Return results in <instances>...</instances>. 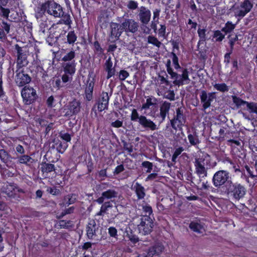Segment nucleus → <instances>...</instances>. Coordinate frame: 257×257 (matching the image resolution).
Wrapping results in <instances>:
<instances>
[{
    "mask_svg": "<svg viewBox=\"0 0 257 257\" xmlns=\"http://www.w3.org/2000/svg\"><path fill=\"white\" fill-rule=\"evenodd\" d=\"M112 206L110 202H106L104 203L101 207V211H103L104 213L106 211L108 208Z\"/></svg>",
    "mask_w": 257,
    "mask_h": 257,
    "instance_id": "59",
    "label": "nucleus"
},
{
    "mask_svg": "<svg viewBox=\"0 0 257 257\" xmlns=\"http://www.w3.org/2000/svg\"><path fill=\"white\" fill-rule=\"evenodd\" d=\"M170 103L167 101L164 102L161 104L160 109V114L163 120L165 119L167 114L168 113L170 108Z\"/></svg>",
    "mask_w": 257,
    "mask_h": 257,
    "instance_id": "23",
    "label": "nucleus"
},
{
    "mask_svg": "<svg viewBox=\"0 0 257 257\" xmlns=\"http://www.w3.org/2000/svg\"><path fill=\"white\" fill-rule=\"evenodd\" d=\"M109 101V97L107 92H102L101 94L100 98L98 103V109L100 111H102L107 108L108 103Z\"/></svg>",
    "mask_w": 257,
    "mask_h": 257,
    "instance_id": "19",
    "label": "nucleus"
},
{
    "mask_svg": "<svg viewBox=\"0 0 257 257\" xmlns=\"http://www.w3.org/2000/svg\"><path fill=\"white\" fill-rule=\"evenodd\" d=\"M153 227V222L151 217L144 216L141 218V222L138 225L139 232L142 235L150 233Z\"/></svg>",
    "mask_w": 257,
    "mask_h": 257,
    "instance_id": "6",
    "label": "nucleus"
},
{
    "mask_svg": "<svg viewBox=\"0 0 257 257\" xmlns=\"http://www.w3.org/2000/svg\"><path fill=\"white\" fill-rule=\"evenodd\" d=\"M172 61L174 66V68L176 69H178L180 68V65L178 62V58L176 55L174 53H172Z\"/></svg>",
    "mask_w": 257,
    "mask_h": 257,
    "instance_id": "48",
    "label": "nucleus"
},
{
    "mask_svg": "<svg viewBox=\"0 0 257 257\" xmlns=\"http://www.w3.org/2000/svg\"><path fill=\"white\" fill-rule=\"evenodd\" d=\"M148 42L158 47V48H159L162 45V43L156 38L153 36H149Z\"/></svg>",
    "mask_w": 257,
    "mask_h": 257,
    "instance_id": "43",
    "label": "nucleus"
},
{
    "mask_svg": "<svg viewBox=\"0 0 257 257\" xmlns=\"http://www.w3.org/2000/svg\"><path fill=\"white\" fill-rule=\"evenodd\" d=\"M123 31L135 33L138 30V24L133 19H124L120 24Z\"/></svg>",
    "mask_w": 257,
    "mask_h": 257,
    "instance_id": "13",
    "label": "nucleus"
},
{
    "mask_svg": "<svg viewBox=\"0 0 257 257\" xmlns=\"http://www.w3.org/2000/svg\"><path fill=\"white\" fill-rule=\"evenodd\" d=\"M189 227L193 231L198 233H201L204 230L203 226L197 221L191 222L189 225Z\"/></svg>",
    "mask_w": 257,
    "mask_h": 257,
    "instance_id": "29",
    "label": "nucleus"
},
{
    "mask_svg": "<svg viewBox=\"0 0 257 257\" xmlns=\"http://www.w3.org/2000/svg\"><path fill=\"white\" fill-rule=\"evenodd\" d=\"M111 35L114 36L115 38H118L123 32L122 29L120 28V25L116 23L111 24Z\"/></svg>",
    "mask_w": 257,
    "mask_h": 257,
    "instance_id": "28",
    "label": "nucleus"
},
{
    "mask_svg": "<svg viewBox=\"0 0 257 257\" xmlns=\"http://www.w3.org/2000/svg\"><path fill=\"white\" fill-rule=\"evenodd\" d=\"M15 81L19 86H23L31 81L30 77L22 70L16 71Z\"/></svg>",
    "mask_w": 257,
    "mask_h": 257,
    "instance_id": "14",
    "label": "nucleus"
},
{
    "mask_svg": "<svg viewBox=\"0 0 257 257\" xmlns=\"http://www.w3.org/2000/svg\"><path fill=\"white\" fill-rule=\"evenodd\" d=\"M47 191L54 195H56L59 193V190L56 188H48Z\"/></svg>",
    "mask_w": 257,
    "mask_h": 257,
    "instance_id": "54",
    "label": "nucleus"
},
{
    "mask_svg": "<svg viewBox=\"0 0 257 257\" xmlns=\"http://www.w3.org/2000/svg\"><path fill=\"white\" fill-rule=\"evenodd\" d=\"M16 49L17 51V63L19 67H22L28 64L26 54L24 53L23 50L18 45H15Z\"/></svg>",
    "mask_w": 257,
    "mask_h": 257,
    "instance_id": "17",
    "label": "nucleus"
},
{
    "mask_svg": "<svg viewBox=\"0 0 257 257\" xmlns=\"http://www.w3.org/2000/svg\"><path fill=\"white\" fill-rule=\"evenodd\" d=\"M75 52L73 51H71L66 54V55H65L62 58V60L64 62H71L72 61V60L75 57Z\"/></svg>",
    "mask_w": 257,
    "mask_h": 257,
    "instance_id": "37",
    "label": "nucleus"
},
{
    "mask_svg": "<svg viewBox=\"0 0 257 257\" xmlns=\"http://www.w3.org/2000/svg\"><path fill=\"white\" fill-rule=\"evenodd\" d=\"M104 68L107 73V79H109L115 74V70L114 67H113V63L110 57L106 60L104 64Z\"/></svg>",
    "mask_w": 257,
    "mask_h": 257,
    "instance_id": "22",
    "label": "nucleus"
},
{
    "mask_svg": "<svg viewBox=\"0 0 257 257\" xmlns=\"http://www.w3.org/2000/svg\"><path fill=\"white\" fill-rule=\"evenodd\" d=\"M98 227L94 220H90L87 226V235L89 239H95L97 240L99 239L97 237L96 231Z\"/></svg>",
    "mask_w": 257,
    "mask_h": 257,
    "instance_id": "16",
    "label": "nucleus"
},
{
    "mask_svg": "<svg viewBox=\"0 0 257 257\" xmlns=\"http://www.w3.org/2000/svg\"><path fill=\"white\" fill-rule=\"evenodd\" d=\"M0 158L1 160L6 163L10 159V156L8 153L4 150H0Z\"/></svg>",
    "mask_w": 257,
    "mask_h": 257,
    "instance_id": "38",
    "label": "nucleus"
},
{
    "mask_svg": "<svg viewBox=\"0 0 257 257\" xmlns=\"http://www.w3.org/2000/svg\"><path fill=\"white\" fill-rule=\"evenodd\" d=\"M252 8L251 3L248 0H245L239 6L235 8L234 15L236 17L242 18L250 11Z\"/></svg>",
    "mask_w": 257,
    "mask_h": 257,
    "instance_id": "9",
    "label": "nucleus"
},
{
    "mask_svg": "<svg viewBox=\"0 0 257 257\" xmlns=\"http://www.w3.org/2000/svg\"><path fill=\"white\" fill-rule=\"evenodd\" d=\"M32 160V159L28 155H23L19 158L18 161L20 164H27Z\"/></svg>",
    "mask_w": 257,
    "mask_h": 257,
    "instance_id": "44",
    "label": "nucleus"
},
{
    "mask_svg": "<svg viewBox=\"0 0 257 257\" xmlns=\"http://www.w3.org/2000/svg\"><path fill=\"white\" fill-rule=\"evenodd\" d=\"M124 170V167L123 166V165H118L117 166L115 170H114V173L116 174H119V173L121 172L122 171H123Z\"/></svg>",
    "mask_w": 257,
    "mask_h": 257,
    "instance_id": "62",
    "label": "nucleus"
},
{
    "mask_svg": "<svg viewBox=\"0 0 257 257\" xmlns=\"http://www.w3.org/2000/svg\"><path fill=\"white\" fill-rule=\"evenodd\" d=\"M246 193L245 188L240 184H234L230 185L228 189V193L232 199L239 200L243 198Z\"/></svg>",
    "mask_w": 257,
    "mask_h": 257,
    "instance_id": "5",
    "label": "nucleus"
},
{
    "mask_svg": "<svg viewBox=\"0 0 257 257\" xmlns=\"http://www.w3.org/2000/svg\"><path fill=\"white\" fill-rule=\"evenodd\" d=\"M168 73L171 75L172 78H175L178 79L179 75L176 72H174L172 68H169V70H167Z\"/></svg>",
    "mask_w": 257,
    "mask_h": 257,
    "instance_id": "56",
    "label": "nucleus"
},
{
    "mask_svg": "<svg viewBox=\"0 0 257 257\" xmlns=\"http://www.w3.org/2000/svg\"><path fill=\"white\" fill-rule=\"evenodd\" d=\"M129 239L134 243L137 242L139 241V238L135 235L130 234L128 235Z\"/></svg>",
    "mask_w": 257,
    "mask_h": 257,
    "instance_id": "61",
    "label": "nucleus"
},
{
    "mask_svg": "<svg viewBox=\"0 0 257 257\" xmlns=\"http://www.w3.org/2000/svg\"><path fill=\"white\" fill-rule=\"evenodd\" d=\"M230 176L228 172L224 170L217 171L213 178L214 185L216 187H219L225 183L230 182Z\"/></svg>",
    "mask_w": 257,
    "mask_h": 257,
    "instance_id": "7",
    "label": "nucleus"
},
{
    "mask_svg": "<svg viewBox=\"0 0 257 257\" xmlns=\"http://www.w3.org/2000/svg\"><path fill=\"white\" fill-rule=\"evenodd\" d=\"M139 207H141L140 209L142 210L143 213L144 214L143 216L150 217L151 215L152 214L153 210L151 206L148 204H145L141 205H139Z\"/></svg>",
    "mask_w": 257,
    "mask_h": 257,
    "instance_id": "30",
    "label": "nucleus"
},
{
    "mask_svg": "<svg viewBox=\"0 0 257 257\" xmlns=\"http://www.w3.org/2000/svg\"><path fill=\"white\" fill-rule=\"evenodd\" d=\"M21 95L24 103L26 105L32 104L37 98L36 90L30 86H26L22 89Z\"/></svg>",
    "mask_w": 257,
    "mask_h": 257,
    "instance_id": "4",
    "label": "nucleus"
},
{
    "mask_svg": "<svg viewBox=\"0 0 257 257\" xmlns=\"http://www.w3.org/2000/svg\"><path fill=\"white\" fill-rule=\"evenodd\" d=\"M16 151L20 154H23L25 153V150L23 147L20 145H19L16 147Z\"/></svg>",
    "mask_w": 257,
    "mask_h": 257,
    "instance_id": "64",
    "label": "nucleus"
},
{
    "mask_svg": "<svg viewBox=\"0 0 257 257\" xmlns=\"http://www.w3.org/2000/svg\"><path fill=\"white\" fill-rule=\"evenodd\" d=\"M151 11L147 8L142 6L139 10V17L140 21L144 24H147L150 21Z\"/></svg>",
    "mask_w": 257,
    "mask_h": 257,
    "instance_id": "18",
    "label": "nucleus"
},
{
    "mask_svg": "<svg viewBox=\"0 0 257 257\" xmlns=\"http://www.w3.org/2000/svg\"><path fill=\"white\" fill-rule=\"evenodd\" d=\"M232 97L233 103L238 107L244 104L247 105V103H248V102L244 101L236 96H232Z\"/></svg>",
    "mask_w": 257,
    "mask_h": 257,
    "instance_id": "41",
    "label": "nucleus"
},
{
    "mask_svg": "<svg viewBox=\"0 0 257 257\" xmlns=\"http://www.w3.org/2000/svg\"><path fill=\"white\" fill-rule=\"evenodd\" d=\"M3 191L9 197L12 198L19 197L20 193H24V191L16 184L11 183L5 184L3 187Z\"/></svg>",
    "mask_w": 257,
    "mask_h": 257,
    "instance_id": "8",
    "label": "nucleus"
},
{
    "mask_svg": "<svg viewBox=\"0 0 257 257\" xmlns=\"http://www.w3.org/2000/svg\"><path fill=\"white\" fill-rule=\"evenodd\" d=\"M72 75L66 74L64 73V74L62 76V81L63 83H66L69 81H71L72 79Z\"/></svg>",
    "mask_w": 257,
    "mask_h": 257,
    "instance_id": "52",
    "label": "nucleus"
},
{
    "mask_svg": "<svg viewBox=\"0 0 257 257\" xmlns=\"http://www.w3.org/2000/svg\"><path fill=\"white\" fill-rule=\"evenodd\" d=\"M45 13L55 18H61L64 14L63 8L59 4L50 1L44 3L41 6L39 13L40 15Z\"/></svg>",
    "mask_w": 257,
    "mask_h": 257,
    "instance_id": "1",
    "label": "nucleus"
},
{
    "mask_svg": "<svg viewBox=\"0 0 257 257\" xmlns=\"http://www.w3.org/2000/svg\"><path fill=\"white\" fill-rule=\"evenodd\" d=\"M117 230L114 227H110L108 228V233L111 237H116L117 236Z\"/></svg>",
    "mask_w": 257,
    "mask_h": 257,
    "instance_id": "53",
    "label": "nucleus"
},
{
    "mask_svg": "<svg viewBox=\"0 0 257 257\" xmlns=\"http://www.w3.org/2000/svg\"><path fill=\"white\" fill-rule=\"evenodd\" d=\"M94 82L93 80L88 81L85 89V97L88 100H90L92 98V93Z\"/></svg>",
    "mask_w": 257,
    "mask_h": 257,
    "instance_id": "26",
    "label": "nucleus"
},
{
    "mask_svg": "<svg viewBox=\"0 0 257 257\" xmlns=\"http://www.w3.org/2000/svg\"><path fill=\"white\" fill-rule=\"evenodd\" d=\"M134 188L138 198L139 199H143L146 195L144 187L137 182L135 184Z\"/></svg>",
    "mask_w": 257,
    "mask_h": 257,
    "instance_id": "24",
    "label": "nucleus"
},
{
    "mask_svg": "<svg viewBox=\"0 0 257 257\" xmlns=\"http://www.w3.org/2000/svg\"><path fill=\"white\" fill-rule=\"evenodd\" d=\"M180 77L179 79H175L173 81L174 84L180 86L189 84L190 82V80L189 78L188 71L186 69H184L182 71V73L180 75Z\"/></svg>",
    "mask_w": 257,
    "mask_h": 257,
    "instance_id": "20",
    "label": "nucleus"
},
{
    "mask_svg": "<svg viewBox=\"0 0 257 257\" xmlns=\"http://www.w3.org/2000/svg\"><path fill=\"white\" fill-rule=\"evenodd\" d=\"M122 123H123L122 121H121L119 120H116L115 121L112 122L111 123V125L112 127L118 128V127L122 126Z\"/></svg>",
    "mask_w": 257,
    "mask_h": 257,
    "instance_id": "58",
    "label": "nucleus"
},
{
    "mask_svg": "<svg viewBox=\"0 0 257 257\" xmlns=\"http://www.w3.org/2000/svg\"><path fill=\"white\" fill-rule=\"evenodd\" d=\"M62 19L59 21L57 24H65L68 26L69 28L71 27V24L72 21L71 20L70 16L68 14H63V16H61Z\"/></svg>",
    "mask_w": 257,
    "mask_h": 257,
    "instance_id": "32",
    "label": "nucleus"
},
{
    "mask_svg": "<svg viewBox=\"0 0 257 257\" xmlns=\"http://www.w3.org/2000/svg\"><path fill=\"white\" fill-rule=\"evenodd\" d=\"M64 73L73 75L75 72L76 63L75 61L67 62L62 64Z\"/></svg>",
    "mask_w": 257,
    "mask_h": 257,
    "instance_id": "21",
    "label": "nucleus"
},
{
    "mask_svg": "<svg viewBox=\"0 0 257 257\" xmlns=\"http://www.w3.org/2000/svg\"><path fill=\"white\" fill-rule=\"evenodd\" d=\"M0 9L2 13L3 16L6 18H8L10 13V10L8 9H5L2 6H0Z\"/></svg>",
    "mask_w": 257,
    "mask_h": 257,
    "instance_id": "55",
    "label": "nucleus"
},
{
    "mask_svg": "<svg viewBox=\"0 0 257 257\" xmlns=\"http://www.w3.org/2000/svg\"><path fill=\"white\" fill-rule=\"evenodd\" d=\"M59 136L61 138V139L65 141L66 142H69L71 140L70 135L66 133L61 132L60 133Z\"/></svg>",
    "mask_w": 257,
    "mask_h": 257,
    "instance_id": "50",
    "label": "nucleus"
},
{
    "mask_svg": "<svg viewBox=\"0 0 257 257\" xmlns=\"http://www.w3.org/2000/svg\"><path fill=\"white\" fill-rule=\"evenodd\" d=\"M131 119L132 121L138 120L139 123L145 128H148L152 131L156 130L157 125L151 120L147 118L145 116H139L137 110L133 109L131 116Z\"/></svg>",
    "mask_w": 257,
    "mask_h": 257,
    "instance_id": "2",
    "label": "nucleus"
},
{
    "mask_svg": "<svg viewBox=\"0 0 257 257\" xmlns=\"http://www.w3.org/2000/svg\"><path fill=\"white\" fill-rule=\"evenodd\" d=\"M235 24H233L231 22L228 21L225 25L221 31L225 32L226 34L230 33L235 28Z\"/></svg>",
    "mask_w": 257,
    "mask_h": 257,
    "instance_id": "34",
    "label": "nucleus"
},
{
    "mask_svg": "<svg viewBox=\"0 0 257 257\" xmlns=\"http://www.w3.org/2000/svg\"><path fill=\"white\" fill-rule=\"evenodd\" d=\"M41 171L46 176L49 173L55 171V166L52 164L42 163L41 164Z\"/></svg>",
    "mask_w": 257,
    "mask_h": 257,
    "instance_id": "27",
    "label": "nucleus"
},
{
    "mask_svg": "<svg viewBox=\"0 0 257 257\" xmlns=\"http://www.w3.org/2000/svg\"><path fill=\"white\" fill-rule=\"evenodd\" d=\"M158 100L154 96H148L146 102L142 105V109H148L151 106L156 105L157 104Z\"/></svg>",
    "mask_w": 257,
    "mask_h": 257,
    "instance_id": "25",
    "label": "nucleus"
},
{
    "mask_svg": "<svg viewBox=\"0 0 257 257\" xmlns=\"http://www.w3.org/2000/svg\"><path fill=\"white\" fill-rule=\"evenodd\" d=\"M213 86L216 90L219 91L221 92H227L229 90L228 87L225 83H215Z\"/></svg>",
    "mask_w": 257,
    "mask_h": 257,
    "instance_id": "33",
    "label": "nucleus"
},
{
    "mask_svg": "<svg viewBox=\"0 0 257 257\" xmlns=\"http://www.w3.org/2000/svg\"><path fill=\"white\" fill-rule=\"evenodd\" d=\"M80 110V103L79 101L74 100L70 102L64 109V116H71L76 114Z\"/></svg>",
    "mask_w": 257,
    "mask_h": 257,
    "instance_id": "11",
    "label": "nucleus"
},
{
    "mask_svg": "<svg viewBox=\"0 0 257 257\" xmlns=\"http://www.w3.org/2000/svg\"><path fill=\"white\" fill-rule=\"evenodd\" d=\"M207 157V154H202L195 159V172L199 177L207 176V169L205 166L208 164V161L206 160Z\"/></svg>",
    "mask_w": 257,
    "mask_h": 257,
    "instance_id": "3",
    "label": "nucleus"
},
{
    "mask_svg": "<svg viewBox=\"0 0 257 257\" xmlns=\"http://www.w3.org/2000/svg\"><path fill=\"white\" fill-rule=\"evenodd\" d=\"M129 73L124 70H120L118 73V78L121 81L124 80L129 76Z\"/></svg>",
    "mask_w": 257,
    "mask_h": 257,
    "instance_id": "45",
    "label": "nucleus"
},
{
    "mask_svg": "<svg viewBox=\"0 0 257 257\" xmlns=\"http://www.w3.org/2000/svg\"><path fill=\"white\" fill-rule=\"evenodd\" d=\"M189 143L193 146H195L199 143V139L197 136L190 134L188 136Z\"/></svg>",
    "mask_w": 257,
    "mask_h": 257,
    "instance_id": "42",
    "label": "nucleus"
},
{
    "mask_svg": "<svg viewBox=\"0 0 257 257\" xmlns=\"http://www.w3.org/2000/svg\"><path fill=\"white\" fill-rule=\"evenodd\" d=\"M56 149L59 153L62 154L68 147L67 143L62 142L56 144Z\"/></svg>",
    "mask_w": 257,
    "mask_h": 257,
    "instance_id": "39",
    "label": "nucleus"
},
{
    "mask_svg": "<svg viewBox=\"0 0 257 257\" xmlns=\"http://www.w3.org/2000/svg\"><path fill=\"white\" fill-rule=\"evenodd\" d=\"M183 151L184 149L183 147H179L178 148H177L174 153V158H177V157L180 155Z\"/></svg>",
    "mask_w": 257,
    "mask_h": 257,
    "instance_id": "60",
    "label": "nucleus"
},
{
    "mask_svg": "<svg viewBox=\"0 0 257 257\" xmlns=\"http://www.w3.org/2000/svg\"><path fill=\"white\" fill-rule=\"evenodd\" d=\"M103 197L105 199H111L116 198L118 196V193L114 190L109 189L102 193Z\"/></svg>",
    "mask_w": 257,
    "mask_h": 257,
    "instance_id": "31",
    "label": "nucleus"
},
{
    "mask_svg": "<svg viewBox=\"0 0 257 257\" xmlns=\"http://www.w3.org/2000/svg\"><path fill=\"white\" fill-rule=\"evenodd\" d=\"M215 98V93H207L206 91H202L200 95V99L201 102L203 103L204 109H206L208 108L210 106L211 102Z\"/></svg>",
    "mask_w": 257,
    "mask_h": 257,
    "instance_id": "15",
    "label": "nucleus"
},
{
    "mask_svg": "<svg viewBox=\"0 0 257 257\" xmlns=\"http://www.w3.org/2000/svg\"><path fill=\"white\" fill-rule=\"evenodd\" d=\"M246 106L250 113H255L257 115V103L248 102Z\"/></svg>",
    "mask_w": 257,
    "mask_h": 257,
    "instance_id": "36",
    "label": "nucleus"
},
{
    "mask_svg": "<svg viewBox=\"0 0 257 257\" xmlns=\"http://www.w3.org/2000/svg\"><path fill=\"white\" fill-rule=\"evenodd\" d=\"M142 165L143 167L147 168L146 172L147 173H150L153 169V164L149 161H144L142 163Z\"/></svg>",
    "mask_w": 257,
    "mask_h": 257,
    "instance_id": "47",
    "label": "nucleus"
},
{
    "mask_svg": "<svg viewBox=\"0 0 257 257\" xmlns=\"http://www.w3.org/2000/svg\"><path fill=\"white\" fill-rule=\"evenodd\" d=\"M214 37L216 38V41H221L224 38V35L220 31H216L214 33Z\"/></svg>",
    "mask_w": 257,
    "mask_h": 257,
    "instance_id": "49",
    "label": "nucleus"
},
{
    "mask_svg": "<svg viewBox=\"0 0 257 257\" xmlns=\"http://www.w3.org/2000/svg\"><path fill=\"white\" fill-rule=\"evenodd\" d=\"M198 34L200 38V41H205L206 40V37L205 29L199 28L198 30Z\"/></svg>",
    "mask_w": 257,
    "mask_h": 257,
    "instance_id": "46",
    "label": "nucleus"
},
{
    "mask_svg": "<svg viewBox=\"0 0 257 257\" xmlns=\"http://www.w3.org/2000/svg\"><path fill=\"white\" fill-rule=\"evenodd\" d=\"M168 73L171 75L172 78H175L178 79L179 75L176 72H174L172 68H169V70H167Z\"/></svg>",
    "mask_w": 257,
    "mask_h": 257,
    "instance_id": "57",
    "label": "nucleus"
},
{
    "mask_svg": "<svg viewBox=\"0 0 257 257\" xmlns=\"http://www.w3.org/2000/svg\"><path fill=\"white\" fill-rule=\"evenodd\" d=\"M138 3L133 0L130 1L127 4V8L131 10H135L138 8Z\"/></svg>",
    "mask_w": 257,
    "mask_h": 257,
    "instance_id": "51",
    "label": "nucleus"
},
{
    "mask_svg": "<svg viewBox=\"0 0 257 257\" xmlns=\"http://www.w3.org/2000/svg\"><path fill=\"white\" fill-rule=\"evenodd\" d=\"M164 249V247L161 243H157L153 246L148 248L147 251L143 252L138 257H153L155 254L161 253Z\"/></svg>",
    "mask_w": 257,
    "mask_h": 257,
    "instance_id": "12",
    "label": "nucleus"
},
{
    "mask_svg": "<svg viewBox=\"0 0 257 257\" xmlns=\"http://www.w3.org/2000/svg\"><path fill=\"white\" fill-rule=\"evenodd\" d=\"M157 94L159 96L163 95V93L159 90H157ZM164 97L170 100H174L175 99V93L173 90H169L167 92V94L164 95Z\"/></svg>",
    "mask_w": 257,
    "mask_h": 257,
    "instance_id": "35",
    "label": "nucleus"
},
{
    "mask_svg": "<svg viewBox=\"0 0 257 257\" xmlns=\"http://www.w3.org/2000/svg\"><path fill=\"white\" fill-rule=\"evenodd\" d=\"M185 123V118L183 114L181 108H178L176 110V117L171 120V124L172 127L177 130L178 128L182 130V126Z\"/></svg>",
    "mask_w": 257,
    "mask_h": 257,
    "instance_id": "10",
    "label": "nucleus"
},
{
    "mask_svg": "<svg viewBox=\"0 0 257 257\" xmlns=\"http://www.w3.org/2000/svg\"><path fill=\"white\" fill-rule=\"evenodd\" d=\"M59 226L61 228H66L69 226L70 222L66 221L65 220H61L59 221Z\"/></svg>",
    "mask_w": 257,
    "mask_h": 257,
    "instance_id": "63",
    "label": "nucleus"
},
{
    "mask_svg": "<svg viewBox=\"0 0 257 257\" xmlns=\"http://www.w3.org/2000/svg\"><path fill=\"white\" fill-rule=\"evenodd\" d=\"M67 42L69 44H73L77 39V36L74 31L69 32L67 35Z\"/></svg>",
    "mask_w": 257,
    "mask_h": 257,
    "instance_id": "40",
    "label": "nucleus"
}]
</instances>
